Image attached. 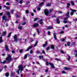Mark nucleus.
<instances>
[{
	"label": "nucleus",
	"mask_w": 77,
	"mask_h": 77,
	"mask_svg": "<svg viewBox=\"0 0 77 77\" xmlns=\"http://www.w3.org/2000/svg\"><path fill=\"white\" fill-rule=\"evenodd\" d=\"M11 52L12 53H13V54L15 53V51H13V50Z\"/></svg>",
	"instance_id": "774afa93"
},
{
	"label": "nucleus",
	"mask_w": 77,
	"mask_h": 77,
	"mask_svg": "<svg viewBox=\"0 0 77 77\" xmlns=\"http://www.w3.org/2000/svg\"><path fill=\"white\" fill-rule=\"evenodd\" d=\"M70 11H71L73 13L74 12H77V10H73L72 9H70Z\"/></svg>",
	"instance_id": "5701e85b"
},
{
	"label": "nucleus",
	"mask_w": 77,
	"mask_h": 77,
	"mask_svg": "<svg viewBox=\"0 0 77 77\" xmlns=\"http://www.w3.org/2000/svg\"><path fill=\"white\" fill-rule=\"evenodd\" d=\"M56 23H57V24H60V20H59V18L57 19Z\"/></svg>",
	"instance_id": "f8f14e48"
},
{
	"label": "nucleus",
	"mask_w": 77,
	"mask_h": 77,
	"mask_svg": "<svg viewBox=\"0 0 77 77\" xmlns=\"http://www.w3.org/2000/svg\"><path fill=\"white\" fill-rule=\"evenodd\" d=\"M28 56V54H25L23 57L24 59H27V57Z\"/></svg>",
	"instance_id": "4468645a"
},
{
	"label": "nucleus",
	"mask_w": 77,
	"mask_h": 77,
	"mask_svg": "<svg viewBox=\"0 0 77 77\" xmlns=\"http://www.w3.org/2000/svg\"><path fill=\"white\" fill-rule=\"evenodd\" d=\"M8 57L6 58V60L7 61H11L12 60V58H11V56L10 55V54H8Z\"/></svg>",
	"instance_id": "20e7f679"
},
{
	"label": "nucleus",
	"mask_w": 77,
	"mask_h": 77,
	"mask_svg": "<svg viewBox=\"0 0 77 77\" xmlns=\"http://www.w3.org/2000/svg\"><path fill=\"white\" fill-rule=\"evenodd\" d=\"M75 53H76V54H74L75 55V57H77V50H75L74 51Z\"/></svg>",
	"instance_id": "2eb2a0df"
},
{
	"label": "nucleus",
	"mask_w": 77,
	"mask_h": 77,
	"mask_svg": "<svg viewBox=\"0 0 77 77\" xmlns=\"http://www.w3.org/2000/svg\"><path fill=\"white\" fill-rule=\"evenodd\" d=\"M7 34V32L6 31L3 32L2 33V35L3 36H5Z\"/></svg>",
	"instance_id": "aec40b11"
},
{
	"label": "nucleus",
	"mask_w": 77,
	"mask_h": 77,
	"mask_svg": "<svg viewBox=\"0 0 77 77\" xmlns=\"http://www.w3.org/2000/svg\"><path fill=\"white\" fill-rule=\"evenodd\" d=\"M52 18H56V16H52Z\"/></svg>",
	"instance_id": "bf43d9fd"
},
{
	"label": "nucleus",
	"mask_w": 77,
	"mask_h": 77,
	"mask_svg": "<svg viewBox=\"0 0 77 77\" xmlns=\"http://www.w3.org/2000/svg\"><path fill=\"white\" fill-rule=\"evenodd\" d=\"M30 66H31V64H29L27 65V67H30Z\"/></svg>",
	"instance_id": "603ef678"
},
{
	"label": "nucleus",
	"mask_w": 77,
	"mask_h": 77,
	"mask_svg": "<svg viewBox=\"0 0 77 77\" xmlns=\"http://www.w3.org/2000/svg\"><path fill=\"white\" fill-rule=\"evenodd\" d=\"M36 30H37V32H38V34H39L40 32H39V29H36Z\"/></svg>",
	"instance_id": "49530a36"
},
{
	"label": "nucleus",
	"mask_w": 77,
	"mask_h": 77,
	"mask_svg": "<svg viewBox=\"0 0 77 77\" xmlns=\"http://www.w3.org/2000/svg\"><path fill=\"white\" fill-rule=\"evenodd\" d=\"M5 48L6 51H7V52H8L9 51V49L8 48V45H7V44H5Z\"/></svg>",
	"instance_id": "39448f33"
},
{
	"label": "nucleus",
	"mask_w": 77,
	"mask_h": 77,
	"mask_svg": "<svg viewBox=\"0 0 77 77\" xmlns=\"http://www.w3.org/2000/svg\"><path fill=\"white\" fill-rule=\"evenodd\" d=\"M48 71V69L47 68L45 70V72H47Z\"/></svg>",
	"instance_id": "09e8293b"
},
{
	"label": "nucleus",
	"mask_w": 77,
	"mask_h": 77,
	"mask_svg": "<svg viewBox=\"0 0 77 77\" xmlns=\"http://www.w3.org/2000/svg\"><path fill=\"white\" fill-rule=\"evenodd\" d=\"M39 26V23H35L33 25V27H37Z\"/></svg>",
	"instance_id": "6e6552de"
},
{
	"label": "nucleus",
	"mask_w": 77,
	"mask_h": 77,
	"mask_svg": "<svg viewBox=\"0 0 77 77\" xmlns=\"http://www.w3.org/2000/svg\"><path fill=\"white\" fill-rule=\"evenodd\" d=\"M6 8L7 10H8V9H9V8L8 7H6Z\"/></svg>",
	"instance_id": "338daca9"
},
{
	"label": "nucleus",
	"mask_w": 77,
	"mask_h": 77,
	"mask_svg": "<svg viewBox=\"0 0 77 77\" xmlns=\"http://www.w3.org/2000/svg\"><path fill=\"white\" fill-rule=\"evenodd\" d=\"M14 41L17 42L18 41H21V38H17V35H15L14 36Z\"/></svg>",
	"instance_id": "f03ea898"
},
{
	"label": "nucleus",
	"mask_w": 77,
	"mask_h": 77,
	"mask_svg": "<svg viewBox=\"0 0 77 77\" xmlns=\"http://www.w3.org/2000/svg\"><path fill=\"white\" fill-rule=\"evenodd\" d=\"M61 53H62V54H64V52L62 50H61L60 51Z\"/></svg>",
	"instance_id": "a18cd8bd"
},
{
	"label": "nucleus",
	"mask_w": 77,
	"mask_h": 77,
	"mask_svg": "<svg viewBox=\"0 0 77 77\" xmlns=\"http://www.w3.org/2000/svg\"><path fill=\"white\" fill-rule=\"evenodd\" d=\"M5 75L6 77H8V76L9 75V73L8 72H7L5 73Z\"/></svg>",
	"instance_id": "4be33fe9"
},
{
	"label": "nucleus",
	"mask_w": 77,
	"mask_h": 77,
	"mask_svg": "<svg viewBox=\"0 0 77 77\" xmlns=\"http://www.w3.org/2000/svg\"><path fill=\"white\" fill-rule=\"evenodd\" d=\"M67 8H69V6H70V4H69V3H68L67 4Z\"/></svg>",
	"instance_id": "a878e982"
},
{
	"label": "nucleus",
	"mask_w": 77,
	"mask_h": 77,
	"mask_svg": "<svg viewBox=\"0 0 77 77\" xmlns=\"http://www.w3.org/2000/svg\"><path fill=\"white\" fill-rule=\"evenodd\" d=\"M29 11L28 10H27L26 11V13L27 14H29Z\"/></svg>",
	"instance_id": "c03bdc74"
},
{
	"label": "nucleus",
	"mask_w": 77,
	"mask_h": 77,
	"mask_svg": "<svg viewBox=\"0 0 77 77\" xmlns=\"http://www.w3.org/2000/svg\"><path fill=\"white\" fill-rule=\"evenodd\" d=\"M46 65H49V63H48V62L47 61L46 62Z\"/></svg>",
	"instance_id": "13d9d810"
},
{
	"label": "nucleus",
	"mask_w": 77,
	"mask_h": 77,
	"mask_svg": "<svg viewBox=\"0 0 77 77\" xmlns=\"http://www.w3.org/2000/svg\"><path fill=\"white\" fill-rule=\"evenodd\" d=\"M63 23H64V24H65V23H68V21H67V20H63Z\"/></svg>",
	"instance_id": "2f4dec72"
},
{
	"label": "nucleus",
	"mask_w": 77,
	"mask_h": 77,
	"mask_svg": "<svg viewBox=\"0 0 77 77\" xmlns=\"http://www.w3.org/2000/svg\"><path fill=\"white\" fill-rule=\"evenodd\" d=\"M23 51V50H19V52L20 53H21Z\"/></svg>",
	"instance_id": "ea45409f"
},
{
	"label": "nucleus",
	"mask_w": 77,
	"mask_h": 77,
	"mask_svg": "<svg viewBox=\"0 0 77 77\" xmlns=\"http://www.w3.org/2000/svg\"><path fill=\"white\" fill-rule=\"evenodd\" d=\"M48 44V42L47 41H46L45 43L44 44H43V47H45Z\"/></svg>",
	"instance_id": "9b49d317"
},
{
	"label": "nucleus",
	"mask_w": 77,
	"mask_h": 77,
	"mask_svg": "<svg viewBox=\"0 0 77 77\" xmlns=\"http://www.w3.org/2000/svg\"><path fill=\"white\" fill-rule=\"evenodd\" d=\"M70 15H71V16H72V15H74V13L72 11V12L70 13Z\"/></svg>",
	"instance_id": "f704fd0d"
},
{
	"label": "nucleus",
	"mask_w": 77,
	"mask_h": 77,
	"mask_svg": "<svg viewBox=\"0 0 77 77\" xmlns=\"http://www.w3.org/2000/svg\"><path fill=\"white\" fill-rule=\"evenodd\" d=\"M40 24H43V22H40Z\"/></svg>",
	"instance_id": "0e129e2a"
},
{
	"label": "nucleus",
	"mask_w": 77,
	"mask_h": 77,
	"mask_svg": "<svg viewBox=\"0 0 77 77\" xmlns=\"http://www.w3.org/2000/svg\"><path fill=\"white\" fill-rule=\"evenodd\" d=\"M7 15H8V17H9V18H11V15H10V12H8L7 13Z\"/></svg>",
	"instance_id": "b1692460"
},
{
	"label": "nucleus",
	"mask_w": 77,
	"mask_h": 77,
	"mask_svg": "<svg viewBox=\"0 0 77 77\" xmlns=\"http://www.w3.org/2000/svg\"><path fill=\"white\" fill-rule=\"evenodd\" d=\"M65 38H63L61 40V41H65Z\"/></svg>",
	"instance_id": "3c124183"
},
{
	"label": "nucleus",
	"mask_w": 77,
	"mask_h": 77,
	"mask_svg": "<svg viewBox=\"0 0 77 77\" xmlns=\"http://www.w3.org/2000/svg\"><path fill=\"white\" fill-rule=\"evenodd\" d=\"M64 70L66 71H69L70 69H72V68H69L65 67L64 68Z\"/></svg>",
	"instance_id": "0eeeda50"
},
{
	"label": "nucleus",
	"mask_w": 77,
	"mask_h": 77,
	"mask_svg": "<svg viewBox=\"0 0 77 77\" xmlns=\"http://www.w3.org/2000/svg\"><path fill=\"white\" fill-rule=\"evenodd\" d=\"M14 10H11V12L12 14H13V13L14 12Z\"/></svg>",
	"instance_id": "864d4df0"
},
{
	"label": "nucleus",
	"mask_w": 77,
	"mask_h": 77,
	"mask_svg": "<svg viewBox=\"0 0 77 77\" xmlns=\"http://www.w3.org/2000/svg\"><path fill=\"white\" fill-rule=\"evenodd\" d=\"M55 60H58V61H60V60H61L60 59H58V58H55Z\"/></svg>",
	"instance_id": "72a5a7b5"
},
{
	"label": "nucleus",
	"mask_w": 77,
	"mask_h": 77,
	"mask_svg": "<svg viewBox=\"0 0 77 77\" xmlns=\"http://www.w3.org/2000/svg\"><path fill=\"white\" fill-rule=\"evenodd\" d=\"M64 33V31H61L60 32V34H62Z\"/></svg>",
	"instance_id": "4c0bfd02"
},
{
	"label": "nucleus",
	"mask_w": 77,
	"mask_h": 77,
	"mask_svg": "<svg viewBox=\"0 0 77 77\" xmlns=\"http://www.w3.org/2000/svg\"><path fill=\"white\" fill-rule=\"evenodd\" d=\"M47 6H50L51 5L49 4V3H48L46 4Z\"/></svg>",
	"instance_id": "5fc2aeb1"
},
{
	"label": "nucleus",
	"mask_w": 77,
	"mask_h": 77,
	"mask_svg": "<svg viewBox=\"0 0 77 77\" xmlns=\"http://www.w3.org/2000/svg\"><path fill=\"white\" fill-rule=\"evenodd\" d=\"M38 41H37L36 42V43L35 44V45H34V47H35L36 45H37L38 44Z\"/></svg>",
	"instance_id": "cd10ccee"
},
{
	"label": "nucleus",
	"mask_w": 77,
	"mask_h": 77,
	"mask_svg": "<svg viewBox=\"0 0 77 77\" xmlns=\"http://www.w3.org/2000/svg\"><path fill=\"white\" fill-rule=\"evenodd\" d=\"M44 2H42L41 3L39 4V7H41L43 5H44Z\"/></svg>",
	"instance_id": "f3484780"
},
{
	"label": "nucleus",
	"mask_w": 77,
	"mask_h": 77,
	"mask_svg": "<svg viewBox=\"0 0 77 77\" xmlns=\"http://www.w3.org/2000/svg\"><path fill=\"white\" fill-rule=\"evenodd\" d=\"M68 18L69 17H65V18H64V20H68Z\"/></svg>",
	"instance_id": "37998d69"
},
{
	"label": "nucleus",
	"mask_w": 77,
	"mask_h": 77,
	"mask_svg": "<svg viewBox=\"0 0 77 77\" xmlns=\"http://www.w3.org/2000/svg\"><path fill=\"white\" fill-rule=\"evenodd\" d=\"M38 20V18H35L34 19V21H37Z\"/></svg>",
	"instance_id": "c756f323"
},
{
	"label": "nucleus",
	"mask_w": 77,
	"mask_h": 77,
	"mask_svg": "<svg viewBox=\"0 0 77 77\" xmlns=\"http://www.w3.org/2000/svg\"><path fill=\"white\" fill-rule=\"evenodd\" d=\"M70 42H69L67 43V46H69L70 45Z\"/></svg>",
	"instance_id": "473e14b6"
},
{
	"label": "nucleus",
	"mask_w": 77,
	"mask_h": 77,
	"mask_svg": "<svg viewBox=\"0 0 77 77\" xmlns=\"http://www.w3.org/2000/svg\"><path fill=\"white\" fill-rule=\"evenodd\" d=\"M38 11H39L41 10V8H37Z\"/></svg>",
	"instance_id": "6e6d98bb"
},
{
	"label": "nucleus",
	"mask_w": 77,
	"mask_h": 77,
	"mask_svg": "<svg viewBox=\"0 0 77 77\" xmlns=\"http://www.w3.org/2000/svg\"><path fill=\"white\" fill-rule=\"evenodd\" d=\"M32 48V46H31L29 47L27 49L25 50V51H28L30 50V49Z\"/></svg>",
	"instance_id": "1a4fd4ad"
},
{
	"label": "nucleus",
	"mask_w": 77,
	"mask_h": 77,
	"mask_svg": "<svg viewBox=\"0 0 77 77\" xmlns=\"http://www.w3.org/2000/svg\"><path fill=\"white\" fill-rule=\"evenodd\" d=\"M0 62L1 63H2L3 64H5V63H6V62H7V61H6V60H4L3 62H2V61H1Z\"/></svg>",
	"instance_id": "dca6fc26"
},
{
	"label": "nucleus",
	"mask_w": 77,
	"mask_h": 77,
	"mask_svg": "<svg viewBox=\"0 0 77 77\" xmlns=\"http://www.w3.org/2000/svg\"><path fill=\"white\" fill-rule=\"evenodd\" d=\"M3 42V40L0 39V43H2Z\"/></svg>",
	"instance_id": "e2e57ef3"
},
{
	"label": "nucleus",
	"mask_w": 77,
	"mask_h": 77,
	"mask_svg": "<svg viewBox=\"0 0 77 77\" xmlns=\"http://www.w3.org/2000/svg\"><path fill=\"white\" fill-rule=\"evenodd\" d=\"M69 14V11H68L65 14V16L66 17H67V18H69V17H70Z\"/></svg>",
	"instance_id": "9d476101"
},
{
	"label": "nucleus",
	"mask_w": 77,
	"mask_h": 77,
	"mask_svg": "<svg viewBox=\"0 0 77 77\" xmlns=\"http://www.w3.org/2000/svg\"><path fill=\"white\" fill-rule=\"evenodd\" d=\"M6 4L7 5H8V6H9V5H10L9 2H7Z\"/></svg>",
	"instance_id": "de8ad7c7"
},
{
	"label": "nucleus",
	"mask_w": 77,
	"mask_h": 77,
	"mask_svg": "<svg viewBox=\"0 0 77 77\" xmlns=\"http://www.w3.org/2000/svg\"><path fill=\"white\" fill-rule=\"evenodd\" d=\"M11 34H12V32H10L8 34V36H7L8 38H9L11 36Z\"/></svg>",
	"instance_id": "393cba45"
},
{
	"label": "nucleus",
	"mask_w": 77,
	"mask_h": 77,
	"mask_svg": "<svg viewBox=\"0 0 77 77\" xmlns=\"http://www.w3.org/2000/svg\"><path fill=\"white\" fill-rule=\"evenodd\" d=\"M71 59V56H69L68 57V58H67V60L69 61V60H70V59Z\"/></svg>",
	"instance_id": "7c9ffc66"
},
{
	"label": "nucleus",
	"mask_w": 77,
	"mask_h": 77,
	"mask_svg": "<svg viewBox=\"0 0 77 77\" xmlns=\"http://www.w3.org/2000/svg\"><path fill=\"white\" fill-rule=\"evenodd\" d=\"M50 47L52 50H54V46L53 45H51Z\"/></svg>",
	"instance_id": "6ab92c4d"
},
{
	"label": "nucleus",
	"mask_w": 77,
	"mask_h": 77,
	"mask_svg": "<svg viewBox=\"0 0 77 77\" xmlns=\"http://www.w3.org/2000/svg\"><path fill=\"white\" fill-rule=\"evenodd\" d=\"M26 24V22H25L23 23L22 24V25H24Z\"/></svg>",
	"instance_id": "680f3d73"
},
{
	"label": "nucleus",
	"mask_w": 77,
	"mask_h": 77,
	"mask_svg": "<svg viewBox=\"0 0 77 77\" xmlns=\"http://www.w3.org/2000/svg\"><path fill=\"white\" fill-rule=\"evenodd\" d=\"M53 29V28L52 26H49V27L47 28L48 30H50V29Z\"/></svg>",
	"instance_id": "412c9836"
},
{
	"label": "nucleus",
	"mask_w": 77,
	"mask_h": 77,
	"mask_svg": "<svg viewBox=\"0 0 77 77\" xmlns=\"http://www.w3.org/2000/svg\"><path fill=\"white\" fill-rule=\"evenodd\" d=\"M49 64L50 65H51V66L52 68H54V65H53V63H49Z\"/></svg>",
	"instance_id": "ddd939ff"
},
{
	"label": "nucleus",
	"mask_w": 77,
	"mask_h": 77,
	"mask_svg": "<svg viewBox=\"0 0 77 77\" xmlns=\"http://www.w3.org/2000/svg\"><path fill=\"white\" fill-rule=\"evenodd\" d=\"M61 72L63 74H66V72L64 71H62Z\"/></svg>",
	"instance_id": "a19ab883"
},
{
	"label": "nucleus",
	"mask_w": 77,
	"mask_h": 77,
	"mask_svg": "<svg viewBox=\"0 0 77 77\" xmlns=\"http://www.w3.org/2000/svg\"><path fill=\"white\" fill-rule=\"evenodd\" d=\"M18 29H20V30H22V26H18Z\"/></svg>",
	"instance_id": "c85d7f7f"
},
{
	"label": "nucleus",
	"mask_w": 77,
	"mask_h": 77,
	"mask_svg": "<svg viewBox=\"0 0 77 77\" xmlns=\"http://www.w3.org/2000/svg\"><path fill=\"white\" fill-rule=\"evenodd\" d=\"M23 3V2L22 0H20L19 2V3H20V4H22Z\"/></svg>",
	"instance_id": "c9c22d12"
},
{
	"label": "nucleus",
	"mask_w": 77,
	"mask_h": 77,
	"mask_svg": "<svg viewBox=\"0 0 77 77\" xmlns=\"http://www.w3.org/2000/svg\"><path fill=\"white\" fill-rule=\"evenodd\" d=\"M49 49H50V48L49 47H48L46 48V50L47 51H48V50H49Z\"/></svg>",
	"instance_id": "58836bf2"
},
{
	"label": "nucleus",
	"mask_w": 77,
	"mask_h": 77,
	"mask_svg": "<svg viewBox=\"0 0 77 77\" xmlns=\"http://www.w3.org/2000/svg\"><path fill=\"white\" fill-rule=\"evenodd\" d=\"M54 38L55 39H56V40H57V38L56 37V36L55 34H54Z\"/></svg>",
	"instance_id": "bb28decb"
},
{
	"label": "nucleus",
	"mask_w": 77,
	"mask_h": 77,
	"mask_svg": "<svg viewBox=\"0 0 77 77\" xmlns=\"http://www.w3.org/2000/svg\"><path fill=\"white\" fill-rule=\"evenodd\" d=\"M52 11H53V10L52 9L49 10V12L48 11V9L46 8V9H45L44 11V13L45 15H46V16H48V14L49 13V12L50 13H51Z\"/></svg>",
	"instance_id": "f257e3e1"
},
{
	"label": "nucleus",
	"mask_w": 77,
	"mask_h": 77,
	"mask_svg": "<svg viewBox=\"0 0 77 77\" xmlns=\"http://www.w3.org/2000/svg\"><path fill=\"white\" fill-rule=\"evenodd\" d=\"M31 15L32 16H34V14L33 13H31Z\"/></svg>",
	"instance_id": "052dcab7"
},
{
	"label": "nucleus",
	"mask_w": 77,
	"mask_h": 77,
	"mask_svg": "<svg viewBox=\"0 0 77 77\" xmlns=\"http://www.w3.org/2000/svg\"><path fill=\"white\" fill-rule=\"evenodd\" d=\"M42 53L43 54H46L45 53V51H44V50H43L42 51Z\"/></svg>",
	"instance_id": "79ce46f5"
},
{
	"label": "nucleus",
	"mask_w": 77,
	"mask_h": 77,
	"mask_svg": "<svg viewBox=\"0 0 77 77\" xmlns=\"http://www.w3.org/2000/svg\"><path fill=\"white\" fill-rule=\"evenodd\" d=\"M48 35H51V33L50 31L48 32Z\"/></svg>",
	"instance_id": "e433bc0d"
},
{
	"label": "nucleus",
	"mask_w": 77,
	"mask_h": 77,
	"mask_svg": "<svg viewBox=\"0 0 77 77\" xmlns=\"http://www.w3.org/2000/svg\"><path fill=\"white\" fill-rule=\"evenodd\" d=\"M29 3H30V2H29V1H28L26 3V5H28Z\"/></svg>",
	"instance_id": "4d7b16f0"
},
{
	"label": "nucleus",
	"mask_w": 77,
	"mask_h": 77,
	"mask_svg": "<svg viewBox=\"0 0 77 77\" xmlns=\"http://www.w3.org/2000/svg\"><path fill=\"white\" fill-rule=\"evenodd\" d=\"M18 68L19 69V71H20V73H21V72H22V71H23V65L22 64L20 65H19L18 66Z\"/></svg>",
	"instance_id": "7ed1b4c3"
},
{
	"label": "nucleus",
	"mask_w": 77,
	"mask_h": 77,
	"mask_svg": "<svg viewBox=\"0 0 77 77\" xmlns=\"http://www.w3.org/2000/svg\"><path fill=\"white\" fill-rule=\"evenodd\" d=\"M3 12H2L0 13V16L2 15H3Z\"/></svg>",
	"instance_id": "69168bd1"
},
{
	"label": "nucleus",
	"mask_w": 77,
	"mask_h": 77,
	"mask_svg": "<svg viewBox=\"0 0 77 77\" xmlns=\"http://www.w3.org/2000/svg\"><path fill=\"white\" fill-rule=\"evenodd\" d=\"M2 20H5L6 21H8V19H7V17L6 16H5V15H4L3 17H2Z\"/></svg>",
	"instance_id": "423d86ee"
},
{
	"label": "nucleus",
	"mask_w": 77,
	"mask_h": 77,
	"mask_svg": "<svg viewBox=\"0 0 77 77\" xmlns=\"http://www.w3.org/2000/svg\"><path fill=\"white\" fill-rule=\"evenodd\" d=\"M70 3L71 4V5L72 6H74L75 5V4H74V1H70Z\"/></svg>",
	"instance_id": "a211bd4d"
},
{
	"label": "nucleus",
	"mask_w": 77,
	"mask_h": 77,
	"mask_svg": "<svg viewBox=\"0 0 77 77\" xmlns=\"http://www.w3.org/2000/svg\"><path fill=\"white\" fill-rule=\"evenodd\" d=\"M30 54H32L33 53V51H32V50H30Z\"/></svg>",
	"instance_id": "8fccbe9b"
}]
</instances>
